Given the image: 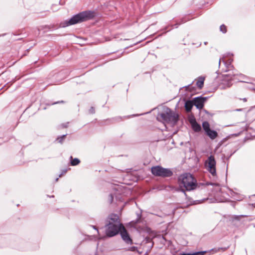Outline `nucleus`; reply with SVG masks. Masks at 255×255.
Listing matches in <instances>:
<instances>
[{
	"instance_id": "obj_1",
	"label": "nucleus",
	"mask_w": 255,
	"mask_h": 255,
	"mask_svg": "<svg viewBox=\"0 0 255 255\" xmlns=\"http://www.w3.org/2000/svg\"><path fill=\"white\" fill-rule=\"evenodd\" d=\"M123 226L120 223L118 215L114 214L110 215L108 218V223L105 226L107 236L112 237L117 235Z\"/></svg>"
},
{
	"instance_id": "obj_2",
	"label": "nucleus",
	"mask_w": 255,
	"mask_h": 255,
	"mask_svg": "<svg viewBox=\"0 0 255 255\" xmlns=\"http://www.w3.org/2000/svg\"><path fill=\"white\" fill-rule=\"evenodd\" d=\"M95 13L92 11H84L74 15L69 20H66L61 24L62 27H66L69 25L80 23L93 18Z\"/></svg>"
},
{
	"instance_id": "obj_3",
	"label": "nucleus",
	"mask_w": 255,
	"mask_h": 255,
	"mask_svg": "<svg viewBox=\"0 0 255 255\" xmlns=\"http://www.w3.org/2000/svg\"><path fill=\"white\" fill-rule=\"evenodd\" d=\"M178 183L180 187H183L187 191L195 189L197 187L196 180L190 173H184L178 177Z\"/></svg>"
},
{
	"instance_id": "obj_4",
	"label": "nucleus",
	"mask_w": 255,
	"mask_h": 255,
	"mask_svg": "<svg viewBox=\"0 0 255 255\" xmlns=\"http://www.w3.org/2000/svg\"><path fill=\"white\" fill-rule=\"evenodd\" d=\"M178 115L168 107H165L162 113L157 116V120L163 123L175 124L178 121Z\"/></svg>"
},
{
	"instance_id": "obj_5",
	"label": "nucleus",
	"mask_w": 255,
	"mask_h": 255,
	"mask_svg": "<svg viewBox=\"0 0 255 255\" xmlns=\"http://www.w3.org/2000/svg\"><path fill=\"white\" fill-rule=\"evenodd\" d=\"M151 171L152 174L155 176L169 177L173 175V172L170 169L165 168L160 166L152 167Z\"/></svg>"
},
{
	"instance_id": "obj_6",
	"label": "nucleus",
	"mask_w": 255,
	"mask_h": 255,
	"mask_svg": "<svg viewBox=\"0 0 255 255\" xmlns=\"http://www.w3.org/2000/svg\"><path fill=\"white\" fill-rule=\"evenodd\" d=\"M215 158L213 155H210L205 162V166L208 171L213 175H216V169Z\"/></svg>"
},
{
	"instance_id": "obj_7",
	"label": "nucleus",
	"mask_w": 255,
	"mask_h": 255,
	"mask_svg": "<svg viewBox=\"0 0 255 255\" xmlns=\"http://www.w3.org/2000/svg\"><path fill=\"white\" fill-rule=\"evenodd\" d=\"M232 74L229 73L227 75H225V76L229 77L230 80H228L227 82L225 83H223L220 85V88L221 89H226L230 87L232 85L231 80H234V77L236 76H239L241 77V79H239L241 82H244L243 80L245 79V76L242 75V74H238L237 73H235L234 72H232Z\"/></svg>"
},
{
	"instance_id": "obj_8",
	"label": "nucleus",
	"mask_w": 255,
	"mask_h": 255,
	"mask_svg": "<svg viewBox=\"0 0 255 255\" xmlns=\"http://www.w3.org/2000/svg\"><path fill=\"white\" fill-rule=\"evenodd\" d=\"M206 100V97H202L200 96L194 98L193 101L194 106H195L198 109L200 110L203 108L204 103Z\"/></svg>"
},
{
	"instance_id": "obj_9",
	"label": "nucleus",
	"mask_w": 255,
	"mask_h": 255,
	"mask_svg": "<svg viewBox=\"0 0 255 255\" xmlns=\"http://www.w3.org/2000/svg\"><path fill=\"white\" fill-rule=\"evenodd\" d=\"M120 234L122 239L128 244H132V240L129 237V234L127 232L125 228L123 226L121 228V230L120 231Z\"/></svg>"
},
{
	"instance_id": "obj_10",
	"label": "nucleus",
	"mask_w": 255,
	"mask_h": 255,
	"mask_svg": "<svg viewBox=\"0 0 255 255\" xmlns=\"http://www.w3.org/2000/svg\"><path fill=\"white\" fill-rule=\"evenodd\" d=\"M189 122L191 125L192 128L195 132H199L201 130V128L199 124H198L194 118H191L189 120Z\"/></svg>"
},
{
	"instance_id": "obj_11",
	"label": "nucleus",
	"mask_w": 255,
	"mask_h": 255,
	"mask_svg": "<svg viewBox=\"0 0 255 255\" xmlns=\"http://www.w3.org/2000/svg\"><path fill=\"white\" fill-rule=\"evenodd\" d=\"M207 135L212 139H214L218 136V133L216 131L211 130V129L206 132Z\"/></svg>"
},
{
	"instance_id": "obj_12",
	"label": "nucleus",
	"mask_w": 255,
	"mask_h": 255,
	"mask_svg": "<svg viewBox=\"0 0 255 255\" xmlns=\"http://www.w3.org/2000/svg\"><path fill=\"white\" fill-rule=\"evenodd\" d=\"M194 105V102L192 101H187L185 102V107L186 109V110L187 112H189L191 111V109L192 108L193 106Z\"/></svg>"
},
{
	"instance_id": "obj_13",
	"label": "nucleus",
	"mask_w": 255,
	"mask_h": 255,
	"mask_svg": "<svg viewBox=\"0 0 255 255\" xmlns=\"http://www.w3.org/2000/svg\"><path fill=\"white\" fill-rule=\"evenodd\" d=\"M204 78L203 77H200L196 82L197 86L199 88V89H202L204 85Z\"/></svg>"
},
{
	"instance_id": "obj_14",
	"label": "nucleus",
	"mask_w": 255,
	"mask_h": 255,
	"mask_svg": "<svg viewBox=\"0 0 255 255\" xmlns=\"http://www.w3.org/2000/svg\"><path fill=\"white\" fill-rule=\"evenodd\" d=\"M70 159H71V165L72 166L77 165L80 162V161L78 158H75L73 159L72 156H70Z\"/></svg>"
},
{
	"instance_id": "obj_15",
	"label": "nucleus",
	"mask_w": 255,
	"mask_h": 255,
	"mask_svg": "<svg viewBox=\"0 0 255 255\" xmlns=\"http://www.w3.org/2000/svg\"><path fill=\"white\" fill-rule=\"evenodd\" d=\"M202 127L206 132L210 129L209 124L207 122H204L202 124Z\"/></svg>"
},
{
	"instance_id": "obj_16",
	"label": "nucleus",
	"mask_w": 255,
	"mask_h": 255,
	"mask_svg": "<svg viewBox=\"0 0 255 255\" xmlns=\"http://www.w3.org/2000/svg\"><path fill=\"white\" fill-rule=\"evenodd\" d=\"M206 253V251L198 252H195V253H194L192 254H183L182 255H204V254Z\"/></svg>"
},
{
	"instance_id": "obj_17",
	"label": "nucleus",
	"mask_w": 255,
	"mask_h": 255,
	"mask_svg": "<svg viewBox=\"0 0 255 255\" xmlns=\"http://www.w3.org/2000/svg\"><path fill=\"white\" fill-rule=\"evenodd\" d=\"M50 28H51V26L49 25H45V26H41V29H45L44 31V32L48 31V30H49L50 29Z\"/></svg>"
},
{
	"instance_id": "obj_18",
	"label": "nucleus",
	"mask_w": 255,
	"mask_h": 255,
	"mask_svg": "<svg viewBox=\"0 0 255 255\" xmlns=\"http://www.w3.org/2000/svg\"><path fill=\"white\" fill-rule=\"evenodd\" d=\"M220 31L223 33H225L227 32L226 26L224 24H222L220 27Z\"/></svg>"
},
{
	"instance_id": "obj_19",
	"label": "nucleus",
	"mask_w": 255,
	"mask_h": 255,
	"mask_svg": "<svg viewBox=\"0 0 255 255\" xmlns=\"http://www.w3.org/2000/svg\"><path fill=\"white\" fill-rule=\"evenodd\" d=\"M128 250L131 252H137V247L133 246L129 247Z\"/></svg>"
},
{
	"instance_id": "obj_20",
	"label": "nucleus",
	"mask_w": 255,
	"mask_h": 255,
	"mask_svg": "<svg viewBox=\"0 0 255 255\" xmlns=\"http://www.w3.org/2000/svg\"><path fill=\"white\" fill-rule=\"evenodd\" d=\"M65 136H66V135L64 134V135H62V136H61L60 137H58L57 139L58 140L59 142L62 143L63 140L64 139V138H65Z\"/></svg>"
},
{
	"instance_id": "obj_21",
	"label": "nucleus",
	"mask_w": 255,
	"mask_h": 255,
	"mask_svg": "<svg viewBox=\"0 0 255 255\" xmlns=\"http://www.w3.org/2000/svg\"><path fill=\"white\" fill-rule=\"evenodd\" d=\"M89 113L90 114H94L95 113V109L93 107H91L90 109L89 110Z\"/></svg>"
},
{
	"instance_id": "obj_22",
	"label": "nucleus",
	"mask_w": 255,
	"mask_h": 255,
	"mask_svg": "<svg viewBox=\"0 0 255 255\" xmlns=\"http://www.w3.org/2000/svg\"><path fill=\"white\" fill-rule=\"evenodd\" d=\"M221 61H222V62H224V63H225V60H224V58H222V59H220V60H219V65H220Z\"/></svg>"
},
{
	"instance_id": "obj_23",
	"label": "nucleus",
	"mask_w": 255,
	"mask_h": 255,
	"mask_svg": "<svg viewBox=\"0 0 255 255\" xmlns=\"http://www.w3.org/2000/svg\"><path fill=\"white\" fill-rule=\"evenodd\" d=\"M110 202L112 203L113 202V199H114V197L112 195V194H110Z\"/></svg>"
},
{
	"instance_id": "obj_24",
	"label": "nucleus",
	"mask_w": 255,
	"mask_h": 255,
	"mask_svg": "<svg viewBox=\"0 0 255 255\" xmlns=\"http://www.w3.org/2000/svg\"><path fill=\"white\" fill-rule=\"evenodd\" d=\"M221 249H222V248H221ZM220 250V248H218V249H212V251H215L216 252L219 251Z\"/></svg>"
},
{
	"instance_id": "obj_25",
	"label": "nucleus",
	"mask_w": 255,
	"mask_h": 255,
	"mask_svg": "<svg viewBox=\"0 0 255 255\" xmlns=\"http://www.w3.org/2000/svg\"><path fill=\"white\" fill-rule=\"evenodd\" d=\"M245 217V216H243V215L237 216H236V217H235V218H236V219H238V218H240V217Z\"/></svg>"
},
{
	"instance_id": "obj_26",
	"label": "nucleus",
	"mask_w": 255,
	"mask_h": 255,
	"mask_svg": "<svg viewBox=\"0 0 255 255\" xmlns=\"http://www.w3.org/2000/svg\"><path fill=\"white\" fill-rule=\"evenodd\" d=\"M92 227H93V228L95 230H97V232H98V229H97V228H96V226H92Z\"/></svg>"
},
{
	"instance_id": "obj_27",
	"label": "nucleus",
	"mask_w": 255,
	"mask_h": 255,
	"mask_svg": "<svg viewBox=\"0 0 255 255\" xmlns=\"http://www.w3.org/2000/svg\"><path fill=\"white\" fill-rule=\"evenodd\" d=\"M242 100L244 101V102H246L247 101V99L245 98L243 99Z\"/></svg>"
},
{
	"instance_id": "obj_28",
	"label": "nucleus",
	"mask_w": 255,
	"mask_h": 255,
	"mask_svg": "<svg viewBox=\"0 0 255 255\" xmlns=\"http://www.w3.org/2000/svg\"><path fill=\"white\" fill-rule=\"evenodd\" d=\"M237 111H242V109H237L236 110Z\"/></svg>"
},
{
	"instance_id": "obj_29",
	"label": "nucleus",
	"mask_w": 255,
	"mask_h": 255,
	"mask_svg": "<svg viewBox=\"0 0 255 255\" xmlns=\"http://www.w3.org/2000/svg\"><path fill=\"white\" fill-rule=\"evenodd\" d=\"M60 103V102H55L54 103H53V104H58V103Z\"/></svg>"
},
{
	"instance_id": "obj_30",
	"label": "nucleus",
	"mask_w": 255,
	"mask_h": 255,
	"mask_svg": "<svg viewBox=\"0 0 255 255\" xmlns=\"http://www.w3.org/2000/svg\"><path fill=\"white\" fill-rule=\"evenodd\" d=\"M58 180V178H57L55 179V181H57Z\"/></svg>"
},
{
	"instance_id": "obj_31",
	"label": "nucleus",
	"mask_w": 255,
	"mask_h": 255,
	"mask_svg": "<svg viewBox=\"0 0 255 255\" xmlns=\"http://www.w3.org/2000/svg\"><path fill=\"white\" fill-rule=\"evenodd\" d=\"M66 171H67V170H65L64 171V172H64V173H66Z\"/></svg>"
},
{
	"instance_id": "obj_32",
	"label": "nucleus",
	"mask_w": 255,
	"mask_h": 255,
	"mask_svg": "<svg viewBox=\"0 0 255 255\" xmlns=\"http://www.w3.org/2000/svg\"><path fill=\"white\" fill-rule=\"evenodd\" d=\"M62 174H60V175H59V177H61V176H62Z\"/></svg>"
}]
</instances>
